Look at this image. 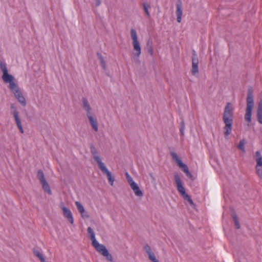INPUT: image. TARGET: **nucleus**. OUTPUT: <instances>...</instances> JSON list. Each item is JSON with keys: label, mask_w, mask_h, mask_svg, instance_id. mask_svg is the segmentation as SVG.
<instances>
[{"label": "nucleus", "mask_w": 262, "mask_h": 262, "mask_svg": "<svg viewBox=\"0 0 262 262\" xmlns=\"http://www.w3.org/2000/svg\"><path fill=\"white\" fill-rule=\"evenodd\" d=\"M89 237L92 241V245L95 248L96 250L100 254L105 257L106 259L110 262L113 261V257L109 253L106 248L102 244H99L95 238V233L91 227H89L87 229Z\"/></svg>", "instance_id": "1"}, {"label": "nucleus", "mask_w": 262, "mask_h": 262, "mask_svg": "<svg viewBox=\"0 0 262 262\" xmlns=\"http://www.w3.org/2000/svg\"><path fill=\"white\" fill-rule=\"evenodd\" d=\"M229 104L230 103H228L226 106L223 118V121L225 124L224 127V135L226 138L231 134L232 129L233 112Z\"/></svg>", "instance_id": "2"}, {"label": "nucleus", "mask_w": 262, "mask_h": 262, "mask_svg": "<svg viewBox=\"0 0 262 262\" xmlns=\"http://www.w3.org/2000/svg\"><path fill=\"white\" fill-rule=\"evenodd\" d=\"M246 101L247 107L245 115V120L247 122L250 123L251 122L252 110L254 107V98L251 89H249L248 90Z\"/></svg>", "instance_id": "3"}, {"label": "nucleus", "mask_w": 262, "mask_h": 262, "mask_svg": "<svg viewBox=\"0 0 262 262\" xmlns=\"http://www.w3.org/2000/svg\"><path fill=\"white\" fill-rule=\"evenodd\" d=\"M174 181L177 185V190L185 200H186L191 205H193L194 203L190 195L186 192L185 189L184 187L181 182V178L178 174L176 173L174 175Z\"/></svg>", "instance_id": "4"}, {"label": "nucleus", "mask_w": 262, "mask_h": 262, "mask_svg": "<svg viewBox=\"0 0 262 262\" xmlns=\"http://www.w3.org/2000/svg\"><path fill=\"white\" fill-rule=\"evenodd\" d=\"M9 87L19 102L22 105L25 106L26 105V99L23 95L18 85L15 83L14 81L9 83Z\"/></svg>", "instance_id": "5"}, {"label": "nucleus", "mask_w": 262, "mask_h": 262, "mask_svg": "<svg viewBox=\"0 0 262 262\" xmlns=\"http://www.w3.org/2000/svg\"><path fill=\"white\" fill-rule=\"evenodd\" d=\"M131 37L133 40V46L135 52L133 53L134 55L137 57H139L141 53V49L140 43L138 40L137 34L136 30L134 29L130 30Z\"/></svg>", "instance_id": "6"}, {"label": "nucleus", "mask_w": 262, "mask_h": 262, "mask_svg": "<svg viewBox=\"0 0 262 262\" xmlns=\"http://www.w3.org/2000/svg\"><path fill=\"white\" fill-rule=\"evenodd\" d=\"M170 155L173 160L175 161L177 165L185 173L186 175L190 179H192L193 176L189 172L187 166L182 162L181 160L179 158L177 154L173 152H171Z\"/></svg>", "instance_id": "7"}, {"label": "nucleus", "mask_w": 262, "mask_h": 262, "mask_svg": "<svg viewBox=\"0 0 262 262\" xmlns=\"http://www.w3.org/2000/svg\"><path fill=\"white\" fill-rule=\"evenodd\" d=\"M0 69L3 72L2 79L5 83H10L14 81V77L8 73L7 64L0 60Z\"/></svg>", "instance_id": "8"}, {"label": "nucleus", "mask_w": 262, "mask_h": 262, "mask_svg": "<svg viewBox=\"0 0 262 262\" xmlns=\"http://www.w3.org/2000/svg\"><path fill=\"white\" fill-rule=\"evenodd\" d=\"M10 108H11V113L12 114V115L15 119L17 126L18 128L19 129L20 132L21 134H23L24 132L23 126L21 125V120H20L19 115H18V112L17 111V108L15 106L14 104H11Z\"/></svg>", "instance_id": "9"}, {"label": "nucleus", "mask_w": 262, "mask_h": 262, "mask_svg": "<svg viewBox=\"0 0 262 262\" xmlns=\"http://www.w3.org/2000/svg\"><path fill=\"white\" fill-rule=\"evenodd\" d=\"M255 160L256 162V173L259 178L262 179V155L259 151H256Z\"/></svg>", "instance_id": "10"}, {"label": "nucleus", "mask_w": 262, "mask_h": 262, "mask_svg": "<svg viewBox=\"0 0 262 262\" xmlns=\"http://www.w3.org/2000/svg\"><path fill=\"white\" fill-rule=\"evenodd\" d=\"M99 168L104 174L106 175L110 185L113 186L115 181V178L112 176V173L107 169L105 164H104L101 165Z\"/></svg>", "instance_id": "11"}, {"label": "nucleus", "mask_w": 262, "mask_h": 262, "mask_svg": "<svg viewBox=\"0 0 262 262\" xmlns=\"http://www.w3.org/2000/svg\"><path fill=\"white\" fill-rule=\"evenodd\" d=\"M90 147L91 152L93 155V158L98 164V166L99 167L101 165L104 164V163L102 162L101 158L100 156L98 155L97 150L96 148L95 147V146L92 144H91L90 146Z\"/></svg>", "instance_id": "12"}, {"label": "nucleus", "mask_w": 262, "mask_h": 262, "mask_svg": "<svg viewBox=\"0 0 262 262\" xmlns=\"http://www.w3.org/2000/svg\"><path fill=\"white\" fill-rule=\"evenodd\" d=\"M61 208L63 211L64 216L68 219L71 224H73L74 223V219L71 210L62 205H61Z\"/></svg>", "instance_id": "13"}, {"label": "nucleus", "mask_w": 262, "mask_h": 262, "mask_svg": "<svg viewBox=\"0 0 262 262\" xmlns=\"http://www.w3.org/2000/svg\"><path fill=\"white\" fill-rule=\"evenodd\" d=\"M183 14L182 4L181 0H178L176 4L177 20L178 23H181Z\"/></svg>", "instance_id": "14"}, {"label": "nucleus", "mask_w": 262, "mask_h": 262, "mask_svg": "<svg viewBox=\"0 0 262 262\" xmlns=\"http://www.w3.org/2000/svg\"><path fill=\"white\" fill-rule=\"evenodd\" d=\"M82 106L83 110L86 112V116L92 114L91 113V107L88 99L85 97L82 98Z\"/></svg>", "instance_id": "15"}, {"label": "nucleus", "mask_w": 262, "mask_h": 262, "mask_svg": "<svg viewBox=\"0 0 262 262\" xmlns=\"http://www.w3.org/2000/svg\"><path fill=\"white\" fill-rule=\"evenodd\" d=\"M144 249L148 254L149 259L151 260L152 262H159V261L156 259L154 253L152 252L151 249L149 245H146L144 246Z\"/></svg>", "instance_id": "16"}, {"label": "nucleus", "mask_w": 262, "mask_h": 262, "mask_svg": "<svg viewBox=\"0 0 262 262\" xmlns=\"http://www.w3.org/2000/svg\"><path fill=\"white\" fill-rule=\"evenodd\" d=\"M131 188L134 191L135 194L139 197L143 196V193L141 190L140 189L139 186L136 182H132L130 185Z\"/></svg>", "instance_id": "17"}, {"label": "nucleus", "mask_w": 262, "mask_h": 262, "mask_svg": "<svg viewBox=\"0 0 262 262\" xmlns=\"http://www.w3.org/2000/svg\"><path fill=\"white\" fill-rule=\"evenodd\" d=\"M198 64H199V59L198 58L192 59L191 73L193 75L195 76L199 73Z\"/></svg>", "instance_id": "18"}, {"label": "nucleus", "mask_w": 262, "mask_h": 262, "mask_svg": "<svg viewBox=\"0 0 262 262\" xmlns=\"http://www.w3.org/2000/svg\"><path fill=\"white\" fill-rule=\"evenodd\" d=\"M88 118L90 124L92 126L93 129L95 131L97 132L98 130V123L96 119H95L93 116L92 114L89 115L87 116Z\"/></svg>", "instance_id": "19"}, {"label": "nucleus", "mask_w": 262, "mask_h": 262, "mask_svg": "<svg viewBox=\"0 0 262 262\" xmlns=\"http://www.w3.org/2000/svg\"><path fill=\"white\" fill-rule=\"evenodd\" d=\"M40 183L42 185V187L43 190L47 192L49 194L51 195L52 194V191L50 189V186L48 184L47 181L41 182Z\"/></svg>", "instance_id": "20"}, {"label": "nucleus", "mask_w": 262, "mask_h": 262, "mask_svg": "<svg viewBox=\"0 0 262 262\" xmlns=\"http://www.w3.org/2000/svg\"><path fill=\"white\" fill-rule=\"evenodd\" d=\"M37 178L39 179L40 183L46 181L44 173L41 170H38L37 173Z\"/></svg>", "instance_id": "21"}, {"label": "nucleus", "mask_w": 262, "mask_h": 262, "mask_svg": "<svg viewBox=\"0 0 262 262\" xmlns=\"http://www.w3.org/2000/svg\"><path fill=\"white\" fill-rule=\"evenodd\" d=\"M232 216L236 228L238 229H239L241 227V226H240V224L238 222V219L237 215H236V213H233L232 214Z\"/></svg>", "instance_id": "22"}, {"label": "nucleus", "mask_w": 262, "mask_h": 262, "mask_svg": "<svg viewBox=\"0 0 262 262\" xmlns=\"http://www.w3.org/2000/svg\"><path fill=\"white\" fill-rule=\"evenodd\" d=\"M97 55L100 60V63H101V65L102 68L104 70L105 69V68H106L105 63V61L102 57V55L100 53H97Z\"/></svg>", "instance_id": "23"}, {"label": "nucleus", "mask_w": 262, "mask_h": 262, "mask_svg": "<svg viewBox=\"0 0 262 262\" xmlns=\"http://www.w3.org/2000/svg\"><path fill=\"white\" fill-rule=\"evenodd\" d=\"M75 205L77 207V208L78 211L80 213H82L84 212V210H85L84 207L82 206V205L79 202H78V201L76 202Z\"/></svg>", "instance_id": "24"}, {"label": "nucleus", "mask_w": 262, "mask_h": 262, "mask_svg": "<svg viewBox=\"0 0 262 262\" xmlns=\"http://www.w3.org/2000/svg\"><path fill=\"white\" fill-rule=\"evenodd\" d=\"M34 253L36 256L39 258L41 262H44L45 258L43 255L38 251H34Z\"/></svg>", "instance_id": "25"}, {"label": "nucleus", "mask_w": 262, "mask_h": 262, "mask_svg": "<svg viewBox=\"0 0 262 262\" xmlns=\"http://www.w3.org/2000/svg\"><path fill=\"white\" fill-rule=\"evenodd\" d=\"M143 6V9H144L145 12L146 13L147 16L149 17L150 13L148 11V8L150 7V6L146 3H144Z\"/></svg>", "instance_id": "26"}, {"label": "nucleus", "mask_w": 262, "mask_h": 262, "mask_svg": "<svg viewBox=\"0 0 262 262\" xmlns=\"http://www.w3.org/2000/svg\"><path fill=\"white\" fill-rule=\"evenodd\" d=\"M245 141L244 140H242L240 141L239 144L238 145V148L242 150L243 152L245 151Z\"/></svg>", "instance_id": "27"}, {"label": "nucleus", "mask_w": 262, "mask_h": 262, "mask_svg": "<svg viewBox=\"0 0 262 262\" xmlns=\"http://www.w3.org/2000/svg\"><path fill=\"white\" fill-rule=\"evenodd\" d=\"M147 52L150 55H152L153 54V49L151 45V43H150V42L148 41L147 43Z\"/></svg>", "instance_id": "28"}, {"label": "nucleus", "mask_w": 262, "mask_h": 262, "mask_svg": "<svg viewBox=\"0 0 262 262\" xmlns=\"http://www.w3.org/2000/svg\"><path fill=\"white\" fill-rule=\"evenodd\" d=\"M257 114H262V100L259 102Z\"/></svg>", "instance_id": "29"}, {"label": "nucleus", "mask_w": 262, "mask_h": 262, "mask_svg": "<svg viewBox=\"0 0 262 262\" xmlns=\"http://www.w3.org/2000/svg\"><path fill=\"white\" fill-rule=\"evenodd\" d=\"M125 175L129 185H130V184H132V182H135L133 181L132 178L129 175V174L127 172L125 173Z\"/></svg>", "instance_id": "30"}, {"label": "nucleus", "mask_w": 262, "mask_h": 262, "mask_svg": "<svg viewBox=\"0 0 262 262\" xmlns=\"http://www.w3.org/2000/svg\"><path fill=\"white\" fill-rule=\"evenodd\" d=\"M185 129V124L183 121L181 122V126L180 129V132L181 135H184Z\"/></svg>", "instance_id": "31"}, {"label": "nucleus", "mask_w": 262, "mask_h": 262, "mask_svg": "<svg viewBox=\"0 0 262 262\" xmlns=\"http://www.w3.org/2000/svg\"><path fill=\"white\" fill-rule=\"evenodd\" d=\"M82 217L83 218H89L90 217L89 215L88 214V212L84 210L83 213H80Z\"/></svg>", "instance_id": "32"}, {"label": "nucleus", "mask_w": 262, "mask_h": 262, "mask_svg": "<svg viewBox=\"0 0 262 262\" xmlns=\"http://www.w3.org/2000/svg\"><path fill=\"white\" fill-rule=\"evenodd\" d=\"M257 117L258 122L262 124V114H257Z\"/></svg>", "instance_id": "33"}, {"label": "nucleus", "mask_w": 262, "mask_h": 262, "mask_svg": "<svg viewBox=\"0 0 262 262\" xmlns=\"http://www.w3.org/2000/svg\"><path fill=\"white\" fill-rule=\"evenodd\" d=\"M194 58H198V55H197L196 52L194 50H192V59H194Z\"/></svg>", "instance_id": "34"}, {"label": "nucleus", "mask_w": 262, "mask_h": 262, "mask_svg": "<svg viewBox=\"0 0 262 262\" xmlns=\"http://www.w3.org/2000/svg\"><path fill=\"white\" fill-rule=\"evenodd\" d=\"M101 3V0H96V6L98 7Z\"/></svg>", "instance_id": "35"}]
</instances>
